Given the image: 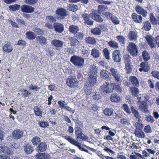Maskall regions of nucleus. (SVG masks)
I'll list each match as a JSON object with an SVG mask.
<instances>
[{
    "instance_id": "obj_54",
    "label": "nucleus",
    "mask_w": 159,
    "mask_h": 159,
    "mask_svg": "<svg viewBox=\"0 0 159 159\" xmlns=\"http://www.w3.org/2000/svg\"><path fill=\"white\" fill-rule=\"evenodd\" d=\"M77 6L74 4H70L68 7V9L70 11L73 12H75L77 10Z\"/></svg>"
},
{
    "instance_id": "obj_29",
    "label": "nucleus",
    "mask_w": 159,
    "mask_h": 159,
    "mask_svg": "<svg viewBox=\"0 0 159 159\" xmlns=\"http://www.w3.org/2000/svg\"><path fill=\"white\" fill-rule=\"evenodd\" d=\"M36 40L39 43L42 45H45L47 43V39L42 36H37L36 37Z\"/></svg>"
},
{
    "instance_id": "obj_34",
    "label": "nucleus",
    "mask_w": 159,
    "mask_h": 159,
    "mask_svg": "<svg viewBox=\"0 0 159 159\" xmlns=\"http://www.w3.org/2000/svg\"><path fill=\"white\" fill-rule=\"evenodd\" d=\"M32 144L34 146H37L41 142L40 138L38 136L33 137L31 140Z\"/></svg>"
},
{
    "instance_id": "obj_64",
    "label": "nucleus",
    "mask_w": 159,
    "mask_h": 159,
    "mask_svg": "<svg viewBox=\"0 0 159 159\" xmlns=\"http://www.w3.org/2000/svg\"><path fill=\"white\" fill-rule=\"evenodd\" d=\"M144 132L146 133H151L152 130L151 129V127L149 125H147L144 127Z\"/></svg>"
},
{
    "instance_id": "obj_62",
    "label": "nucleus",
    "mask_w": 159,
    "mask_h": 159,
    "mask_svg": "<svg viewBox=\"0 0 159 159\" xmlns=\"http://www.w3.org/2000/svg\"><path fill=\"white\" fill-rule=\"evenodd\" d=\"M152 75L154 78H157L159 80V71L152 70L151 72Z\"/></svg>"
},
{
    "instance_id": "obj_61",
    "label": "nucleus",
    "mask_w": 159,
    "mask_h": 159,
    "mask_svg": "<svg viewBox=\"0 0 159 159\" xmlns=\"http://www.w3.org/2000/svg\"><path fill=\"white\" fill-rule=\"evenodd\" d=\"M125 69L127 73H129L132 71V68L130 64H125Z\"/></svg>"
},
{
    "instance_id": "obj_48",
    "label": "nucleus",
    "mask_w": 159,
    "mask_h": 159,
    "mask_svg": "<svg viewBox=\"0 0 159 159\" xmlns=\"http://www.w3.org/2000/svg\"><path fill=\"white\" fill-rule=\"evenodd\" d=\"M123 58L125 62H126V64H130L131 61V57L127 53H126L123 56Z\"/></svg>"
},
{
    "instance_id": "obj_43",
    "label": "nucleus",
    "mask_w": 159,
    "mask_h": 159,
    "mask_svg": "<svg viewBox=\"0 0 159 159\" xmlns=\"http://www.w3.org/2000/svg\"><path fill=\"white\" fill-rule=\"evenodd\" d=\"M34 111L35 115L40 116H42V111H41L40 108L38 106H35L34 108Z\"/></svg>"
},
{
    "instance_id": "obj_56",
    "label": "nucleus",
    "mask_w": 159,
    "mask_h": 159,
    "mask_svg": "<svg viewBox=\"0 0 159 159\" xmlns=\"http://www.w3.org/2000/svg\"><path fill=\"white\" fill-rule=\"evenodd\" d=\"M117 39L119 41L120 43L122 44H125V39L122 35H119L116 36Z\"/></svg>"
},
{
    "instance_id": "obj_16",
    "label": "nucleus",
    "mask_w": 159,
    "mask_h": 159,
    "mask_svg": "<svg viewBox=\"0 0 159 159\" xmlns=\"http://www.w3.org/2000/svg\"><path fill=\"white\" fill-rule=\"evenodd\" d=\"M131 17L133 20L136 23H141L143 21V18L141 16L135 13H133L132 14Z\"/></svg>"
},
{
    "instance_id": "obj_37",
    "label": "nucleus",
    "mask_w": 159,
    "mask_h": 159,
    "mask_svg": "<svg viewBox=\"0 0 159 159\" xmlns=\"http://www.w3.org/2000/svg\"><path fill=\"white\" fill-rule=\"evenodd\" d=\"M151 28V23L148 21H145L143 22V28L146 31H148Z\"/></svg>"
},
{
    "instance_id": "obj_32",
    "label": "nucleus",
    "mask_w": 159,
    "mask_h": 159,
    "mask_svg": "<svg viewBox=\"0 0 159 159\" xmlns=\"http://www.w3.org/2000/svg\"><path fill=\"white\" fill-rule=\"evenodd\" d=\"M26 38L29 40H33L36 37L35 34L31 31H27L25 34Z\"/></svg>"
},
{
    "instance_id": "obj_45",
    "label": "nucleus",
    "mask_w": 159,
    "mask_h": 159,
    "mask_svg": "<svg viewBox=\"0 0 159 159\" xmlns=\"http://www.w3.org/2000/svg\"><path fill=\"white\" fill-rule=\"evenodd\" d=\"M114 110L112 108H106L103 111L104 114L107 116H111L113 113Z\"/></svg>"
},
{
    "instance_id": "obj_53",
    "label": "nucleus",
    "mask_w": 159,
    "mask_h": 159,
    "mask_svg": "<svg viewBox=\"0 0 159 159\" xmlns=\"http://www.w3.org/2000/svg\"><path fill=\"white\" fill-rule=\"evenodd\" d=\"M92 86L88 85L86 86V87H84V91L86 95H89L90 94L91 92Z\"/></svg>"
},
{
    "instance_id": "obj_6",
    "label": "nucleus",
    "mask_w": 159,
    "mask_h": 159,
    "mask_svg": "<svg viewBox=\"0 0 159 159\" xmlns=\"http://www.w3.org/2000/svg\"><path fill=\"white\" fill-rule=\"evenodd\" d=\"M140 68L139 70L140 72H143L144 73H148L151 69L150 65L148 64L147 62L143 61L139 65Z\"/></svg>"
},
{
    "instance_id": "obj_12",
    "label": "nucleus",
    "mask_w": 159,
    "mask_h": 159,
    "mask_svg": "<svg viewBox=\"0 0 159 159\" xmlns=\"http://www.w3.org/2000/svg\"><path fill=\"white\" fill-rule=\"evenodd\" d=\"M137 104L139 105V109L142 112L145 113H148V105L146 102L142 101V102H140V103Z\"/></svg>"
},
{
    "instance_id": "obj_11",
    "label": "nucleus",
    "mask_w": 159,
    "mask_h": 159,
    "mask_svg": "<svg viewBox=\"0 0 159 159\" xmlns=\"http://www.w3.org/2000/svg\"><path fill=\"white\" fill-rule=\"evenodd\" d=\"M35 8L31 6L23 5L21 7V11L24 13H31L34 12Z\"/></svg>"
},
{
    "instance_id": "obj_2",
    "label": "nucleus",
    "mask_w": 159,
    "mask_h": 159,
    "mask_svg": "<svg viewBox=\"0 0 159 159\" xmlns=\"http://www.w3.org/2000/svg\"><path fill=\"white\" fill-rule=\"evenodd\" d=\"M70 61L75 66L82 68L84 65V60L81 56L74 55L70 57Z\"/></svg>"
},
{
    "instance_id": "obj_3",
    "label": "nucleus",
    "mask_w": 159,
    "mask_h": 159,
    "mask_svg": "<svg viewBox=\"0 0 159 159\" xmlns=\"http://www.w3.org/2000/svg\"><path fill=\"white\" fill-rule=\"evenodd\" d=\"M128 52L132 57H137L139 53L138 49L137 46L134 43L130 42L127 46Z\"/></svg>"
},
{
    "instance_id": "obj_46",
    "label": "nucleus",
    "mask_w": 159,
    "mask_h": 159,
    "mask_svg": "<svg viewBox=\"0 0 159 159\" xmlns=\"http://www.w3.org/2000/svg\"><path fill=\"white\" fill-rule=\"evenodd\" d=\"M64 138L70 143L75 146L78 142V141H77L75 139L71 138L70 136L68 135H66L64 137Z\"/></svg>"
},
{
    "instance_id": "obj_28",
    "label": "nucleus",
    "mask_w": 159,
    "mask_h": 159,
    "mask_svg": "<svg viewBox=\"0 0 159 159\" xmlns=\"http://www.w3.org/2000/svg\"><path fill=\"white\" fill-rule=\"evenodd\" d=\"M134 134L136 137L141 138H143L145 137V134L142 129L136 128Z\"/></svg>"
},
{
    "instance_id": "obj_20",
    "label": "nucleus",
    "mask_w": 159,
    "mask_h": 159,
    "mask_svg": "<svg viewBox=\"0 0 159 159\" xmlns=\"http://www.w3.org/2000/svg\"><path fill=\"white\" fill-rule=\"evenodd\" d=\"M135 10L138 13L142 15L143 17H146L147 15V12L139 5L136 7Z\"/></svg>"
},
{
    "instance_id": "obj_41",
    "label": "nucleus",
    "mask_w": 159,
    "mask_h": 159,
    "mask_svg": "<svg viewBox=\"0 0 159 159\" xmlns=\"http://www.w3.org/2000/svg\"><path fill=\"white\" fill-rule=\"evenodd\" d=\"M90 31L94 35H99L101 33V29L98 27L91 29Z\"/></svg>"
},
{
    "instance_id": "obj_38",
    "label": "nucleus",
    "mask_w": 159,
    "mask_h": 159,
    "mask_svg": "<svg viewBox=\"0 0 159 159\" xmlns=\"http://www.w3.org/2000/svg\"><path fill=\"white\" fill-rule=\"evenodd\" d=\"M12 48L10 43H8L3 46V50L5 52H10L12 51Z\"/></svg>"
},
{
    "instance_id": "obj_4",
    "label": "nucleus",
    "mask_w": 159,
    "mask_h": 159,
    "mask_svg": "<svg viewBox=\"0 0 159 159\" xmlns=\"http://www.w3.org/2000/svg\"><path fill=\"white\" fill-rule=\"evenodd\" d=\"M106 84L102 85L99 89L100 92L103 93H109L113 92V86L112 83H106Z\"/></svg>"
},
{
    "instance_id": "obj_44",
    "label": "nucleus",
    "mask_w": 159,
    "mask_h": 159,
    "mask_svg": "<svg viewBox=\"0 0 159 159\" xmlns=\"http://www.w3.org/2000/svg\"><path fill=\"white\" fill-rule=\"evenodd\" d=\"M33 31L35 32L38 35H43L44 34L45 31L42 29L38 28L37 27H34Z\"/></svg>"
},
{
    "instance_id": "obj_24",
    "label": "nucleus",
    "mask_w": 159,
    "mask_h": 159,
    "mask_svg": "<svg viewBox=\"0 0 159 159\" xmlns=\"http://www.w3.org/2000/svg\"><path fill=\"white\" fill-rule=\"evenodd\" d=\"M36 159H50V156L47 153H39L35 156Z\"/></svg>"
},
{
    "instance_id": "obj_14",
    "label": "nucleus",
    "mask_w": 159,
    "mask_h": 159,
    "mask_svg": "<svg viewBox=\"0 0 159 159\" xmlns=\"http://www.w3.org/2000/svg\"><path fill=\"white\" fill-rule=\"evenodd\" d=\"M23 132L20 129H16L12 133V136L14 139L17 140L20 139L23 136Z\"/></svg>"
},
{
    "instance_id": "obj_7",
    "label": "nucleus",
    "mask_w": 159,
    "mask_h": 159,
    "mask_svg": "<svg viewBox=\"0 0 159 159\" xmlns=\"http://www.w3.org/2000/svg\"><path fill=\"white\" fill-rule=\"evenodd\" d=\"M122 56L120 51L119 50H114L112 53V58L114 62L119 63L121 61Z\"/></svg>"
},
{
    "instance_id": "obj_21",
    "label": "nucleus",
    "mask_w": 159,
    "mask_h": 159,
    "mask_svg": "<svg viewBox=\"0 0 159 159\" xmlns=\"http://www.w3.org/2000/svg\"><path fill=\"white\" fill-rule=\"evenodd\" d=\"M138 87L131 86L129 87V91L131 95L134 97H137L139 93Z\"/></svg>"
},
{
    "instance_id": "obj_35",
    "label": "nucleus",
    "mask_w": 159,
    "mask_h": 159,
    "mask_svg": "<svg viewBox=\"0 0 159 159\" xmlns=\"http://www.w3.org/2000/svg\"><path fill=\"white\" fill-rule=\"evenodd\" d=\"M91 55L93 57L95 58H98L100 55L99 51L97 48H93L91 50Z\"/></svg>"
},
{
    "instance_id": "obj_15",
    "label": "nucleus",
    "mask_w": 159,
    "mask_h": 159,
    "mask_svg": "<svg viewBox=\"0 0 159 159\" xmlns=\"http://www.w3.org/2000/svg\"><path fill=\"white\" fill-rule=\"evenodd\" d=\"M53 27L55 31L59 33H61L64 30L63 25L58 22L54 23Z\"/></svg>"
},
{
    "instance_id": "obj_59",
    "label": "nucleus",
    "mask_w": 159,
    "mask_h": 159,
    "mask_svg": "<svg viewBox=\"0 0 159 159\" xmlns=\"http://www.w3.org/2000/svg\"><path fill=\"white\" fill-rule=\"evenodd\" d=\"M46 19L48 22L52 23L56 20V18L52 16H48L46 17Z\"/></svg>"
},
{
    "instance_id": "obj_36",
    "label": "nucleus",
    "mask_w": 159,
    "mask_h": 159,
    "mask_svg": "<svg viewBox=\"0 0 159 159\" xmlns=\"http://www.w3.org/2000/svg\"><path fill=\"white\" fill-rule=\"evenodd\" d=\"M85 40V42L89 44L93 45L96 43L95 39L89 36L86 38Z\"/></svg>"
},
{
    "instance_id": "obj_13",
    "label": "nucleus",
    "mask_w": 159,
    "mask_h": 159,
    "mask_svg": "<svg viewBox=\"0 0 159 159\" xmlns=\"http://www.w3.org/2000/svg\"><path fill=\"white\" fill-rule=\"evenodd\" d=\"M109 70L110 74L112 75L117 81H119L120 76L119 71L116 69L113 68L110 69Z\"/></svg>"
},
{
    "instance_id": "obj_22",
    "label": "nucleus",
    "mask_w": 159,
    "mask_h": 159,
    "mask_svg": "<svg viewBox=\"0 0 159 159\" xmlns=\"http://www.w3.org/2000/svg\"><path fill=\"white\" fill-rule=\"evenodd\" d=\"M47 148V145L45 142L40 143L36 148V150L38 152H44Z\"/></svg>"
},
{
    "instance_id": "obj_40",
    "label": "nucleus",
    "mask_w": 159,
    "mask_h": 159,
    "mask_svg": "<svg viewBox=\"0 0 159 159\" xmlns=\"http://www.w3.org/2000/svg\"><path fill=\"white\" fill-rule=\"evenodd\" d=\"M110 99L112 102H118L120 101V97L116 93H113L111 95Z\"/></svg>"
},
{
    "instance_id": "obj_57",
    "label": "nucleus",
    "mask_w": 159,
    "mask_h": 159,
    "mask_svg": "<svg viewBox=\"0 0 159 159\" xmlns=\"http://www.w3.org/2000/svg\"><path fill=\"white\" fill-rule=\"evenodd\" d=\"M112 85H113V91L115 89L116 91L119 92H121V89L120 86L118 85H116L115 83H112Z\"/></svg>"
},
{
    "instance_id": "obj_8",
    "label": "nucleus",
    "mask_w": 159,
    "mask_h": 159,
    "mask_svg": "<svg viewBox=\"0 0 159 159\" xmlns=\"http://www.w3.org/2000/svg\"><path fill=\"white\" fill-rule=\"evenodd\" d=\"M67 85L71 88H74L77 86V82L76 79L72 76H69L66 81Z\"/></svg>"
},
{
    "instance_id": "obj_39",
    "label": "nucleus",
    "mask_w": 159,
    "mask_h": 159,
    "mask_svg": "<svg viewBox=\"0 0 159 159\" xmlns=\"http://www.w3.org/2000/svg\"><path fill=\"white\" fill-rule=\"evenodd\" d=\"M100 75L102 78L106 80H108L109 79L108 71L107 70H102L100 72Z\"/></svg>"
},
{
    "instance_id": "obj_33",
    "label": "nucleus",
    "mask_w": 159,
    "mask_h": 159,
    "mask_svg": "<svg viewBox=\"0 0 159 159\" xmlns=\"http://www.w3.org/2000/svg\"><path fill=\"white\" fill-rule=\"evenodd\" d=\"M149 20L152 25H157V20L152 13H150L149 14Z\"/></svg>"
},
{
    "instance_id": "obj_10",
    "label": "nucleus",
    "mask_w": 159,
    "mask_h": 159,
    "mask_svg": "<svg viewBox=\"0 0 159 159\" xmlns=\"http://www.w3.org/2000/svg\"><path fill=\"white\" fill-rule=\"evenodd\" d=\"M81 16L84 21V23L85 25H93L94 21L90 19V14L87 13H84L81 14Z\"/></svg>"
},
{
    "instance_id": "obj_58",
    "label": "nucleus",
    "mask_w": 159,
    "mask_h": 159,
    "mask_svg": "<svg viewBox=\"0 0 159 159\" xmlns=\"http://www.w3.org/2000/svg\"><path fill=\"white\" fill-rule=\"evenodd\" d=\"M111 19L114 25H118L120 23V21L119 20L116 16H112L111 18Z\"/></svg>"
},
{
    "instance_id": "obj_26",
    "label": "nucleus",
    "mask_w": 159,
    "mask_h": 159,
    "mask_svg": "<svg viewBox=\"0 0 159 159\" xmlns=\"http://www.w3.org/2000/svg\"><path fill=\"white\" fill-rule=\"evenodd\" d=\"M68 30L70 33L75 34L79 30V28L78 26L72 25L69 26Z\"/></svg>"
},
{
    "instance_id": "obj_30",
    "label": "nucleus",
    "mask_w": 159,
    "mask_h": 159,
    "mask_svg": "<svg viewBox=\"0 0 159 159\" xmlns=\"http://www.w3.org/2000/svg\"><path fill=\"white\" fill-rule=\"evenodd\" d=\"M130 109L132 113L134 114V117L139 120L141 118V116L138 111L137 109L132 106H131Z\"/></svg>"
},
{
    "instance_id": "obj_50",
    "label": "nucleus",
    "mask_w": 159,
    "mask_h": 159,
    "mask_svg": "<svg viewBox=\"0 0 159 159\" xmlns=\"http://www.w3.org/2000/svg\"><path fill=\"white\" fill-rule=\"evenodd\" d=\"M135 155H130L129 158L130 159H141L143 157L142 155L139 153H135Z\"/></svg>"
},
{
    "instance_id": "obj_55",
    "label": "nucleus",
    "mask_w": 159,
    "mask_h": 159,
    "mask_svg": "<svg viewBox=\"0 0 159 159\" xmlns=\"http://www.w3.org/2000/svg\"><path fill=\"white\" fill-rule=\"evenodd\" d=\"M4 153L10 157L13 155V152L12 150L10 148L7 147L6 148L5 151L4 152Z\"/></svg>"
},
{
    "instance_id": "obj_19",
    "label": "nucleus",
    "mask_w": 159,
    "mask_h": 159,
    "mask_svg": "<svg viewBox=\"0 0 159 159\" xmlns=\"http://www.w3.org/2000/svg\"><path fill=\"white\" fill-rule=\"evenodd\" d=\"M129 81L134 87H138L139 86V82L138 78L135 76H131L129 77Z\"/></svg>"
},
{
    "instance_id": "obj_17",
    "label": "nucleus",
    "mask_w": 159,
    "mask_h": 159,
    "mask_svg": "<svg viewBox=\"0 0 159 159\" xmlns=\"http://www.w3.org/2000/svg\"><path fill=\"white\" fill-rule=\"evenodd\" d=\"M51 44L55 46L57 49H60L59 48H62L63 45V43L60 40L54 39L51 41Z\"/></svg>"
},
{
    "instance_id": "obj_5",
    "label": "nucleus",
    "mask_w": 159,
    "mask_h": 159,
    "mask_svg": "<svg viewBox=\"0 0 159 159\" xmlns=\"http://www.w3.org/2000/svg\"><path fill=\"white\" fill-rule=\"evenodd\" d=\"M55 13L57 18L58 20L63 19L67 16L66 10L63 8L57 9Z\"/></svg>"
},
{
    "instance_id": "obj_63",
    "label": "nucleus",
    "mask_w": 159,
    "mask_h": 159,
    "mask_svg": "<svg viewBox=\"0 0 159 159\" xmlns=\"http://www.w3.org/2000/svg\"><path fill=\"white\" fill-rule=\"evenodd\" d=\"M102 16L105 18H106L107 19H111L112 16V14L109 12H104L102 13Z\"/></svg>"
},
{
    "instance_id": "obj_18",
    "label": "nucleus",
    "mask_w": 159,
    "mask_h": 159,
    "mask_svg": "<svg viewBox=\"0 0 159 159\" xmlns=\"http://www.w3.org/2000/svg\"><path fill=\"white\" fill-rule=\"evenodd\" d=\"M90 16L93 19L97 22H102L103 21V19L100 15L96 12L91 13L90 14Z\"/></svg>"
},
{
    "instance_id": "obj_23",
    "label": "nucleus",
    "mask_w": 159,
    "mask_h": 159,
    "mask_svg": "<svg viewBox=\"0 0 159 159\" xmlns=\"http://www.w3.org/2000/svg\"><path fill=\"white\" fill-rule=\"evenodd\" d=\"M68 39L70 41V44L72 47H76L80 43V41L75 37L69 36Z\"/></svg>"
},
{
    "instance_id": "obj_9",
    "label": "nucleus",
    "mask_w": 159,
    "mask_h": 159,
    "mask_svg": "<svg viewBox=\"0 0 159 159\" xmlns=\"http://www.w3.org/2000/svg\"><path fill=\"white\" fill-rule=\"evenodd\" d=\"M145 38L151 48H156V45L154 42V38L152 36L147 35L145 37Z\"/></svg>"
},
{
    "instance_id": "obj_49",
    "label": "nucleus",
    "mask_w": 159,
    "mask_h": 159,
    "mask_svg": "<svg viewBox=\"0 0 159 159\" xmlns=\"http://www.w3.org/2000/svg\"><path fill=\"white\" fill-rule=\"evenodd\" d=\"M9 9L13 11H16L21 8L19 4H15L14 5H10L9 7Z\"/></svg>"
},
{
    "instance_id": "obj_42",
    "label": "nucleus",
    "mask_w": 159,
    "mask_h": 159,
    "mask_svg": "<svg viewBox=\"0 0 159 159\" xmlns=\"http://www.w3.org/2000/svg\"><path fill=\"white\" fill-rule=\"evenodd\" d=\"M108 45L114 49H117L119 48V45L116 42L113 40L110 41L108 43Z\"/></svg>"
},
{
    "instance_id": "obj_47",
    "label": "nucleus",
    "mask_w": 159,
    "mask_h": 159,
    "mask_svg": "<svg viewBox=\"0 0 159 159\" xmlns=\"http://www.w3.org/2000/svg\"><path fill=\"white\" fill-rule=\"evenodd\" d=\"M108 7L104 5H100L98 6V11L101 13V12L106 11L108 10Z\"/></svg>"
},
{
    "instance_id": "obj_31",
    "label": "nucleus",
    "mask_w": 159,
    "mask_h": 159,
    "mask_svg": "<svg viewBox=\"0 0 159 159\" xmlns=\"http://www.w3.org/2000/svg\"><path fill=\"white\" fill-rule=\"evenodd\" d=\"M142 57L144 61L147 62L149 61L150 58L149 54L148 52L146 50H144L142 52Z\"/></svg>"
},
{
    "instance_id": "obj_52",
    "label": "nucleus",
    "mask_w": 159,
    "mask_h": 159,
    "mask_svg": "<svg viewBox=\"0 0 159 159\" xmlns=\"http://www.w3.org/2000/svg\"><path fill=\"white\" fill-rule=\"evenodd\" d=\"M75 37L78 39V40H80V41L82 40L84 36V34L82 32H77L75 33Z\"/></svg>"
},
{
    "instance_id": "obj_27",
    "label": "nucleus",
    "mask_w": 159,
    "mask_h": 159,
    "mask_svg": "<svg viewBox=\"0 0 159 159\" xmlns=\"http://www.w3.org/2000/svg\"><path fill=\"white\" fill-rule=\"evenodd\" d=\"M24 150L26 153L30 154L33 151V147L31 144L27 143L24 146Z\"/></svg>"
},
{
    "instance_id": "obj_60",
    "label": "nucleus",
    "mask_w": 159,
    "mask_h": 159,
    "mask_svg": "<svg viewBox=\"0 0 159 159\" xmlns=\"http://www.w3.org/2000/svg\"><path fill=\"white\" fill-rule=\"evenodd\" d=\"M20 91L22 92L21 95L22 97L26 98L31 94V93L26 89H24L23 90L20 89Z\"/></svg>"
},
{
    "instance_id": "obj_25",
    "label": "nucleus",
    "mask_w": 159,
    "mask_h": 159,
    "mask_svg": "<svg viewBox=\"0 0 159 159\" xmlns=\"http://www.w3.org/2000/svg\"><path fill=\"white\" fill-rule=\"evenodd\" d=\"M138 37L137 33L134 31H130L128 34V38L130 40L136 41Z\"/></svg>"
},
{
    "instance_id": "obj_51",
    "label": "nucleus",
    "mask_w": 159,
    "mask_h": 159,
    "mask_svg": "<svg viewBox=\"0 0 159 159\" xmlns=\"http://www.w3.org/2000/svg\"><path fill=\"white\" fill-rule=\"evenodd\" d=\"M103 56L107 60H109L110 59V52L107 48H104L103 50Z\"/></svg>"
},
{
    "instance_id": "obj_1",
    "label": "nucleus",
    "mask_w": 159,
    "mask_h": 159,
    "mask_svg": "<svg viewBox=\"0 0 159 159\" xmlns=\"http://www.w3.org/2000/svg\"><path fill=\"white\" fill-rule=\"evenodd\" d=\"M98 68L95 65H93L90 68L88 74V81L89 83L88 85L94 86L96 83Z\"/></svg>"
}]
</instances>
